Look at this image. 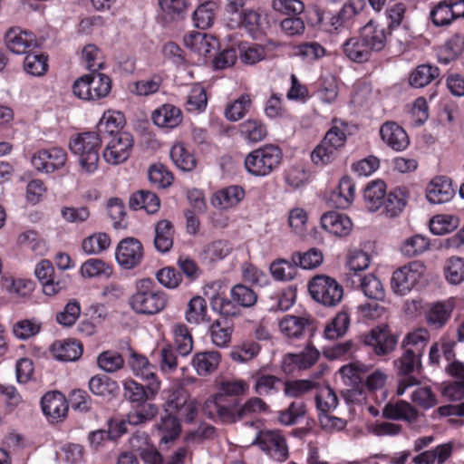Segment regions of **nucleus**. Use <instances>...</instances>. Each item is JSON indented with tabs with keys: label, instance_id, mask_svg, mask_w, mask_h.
Masks as SVG:
<instances>
[{
	"label": "nucleus",
	"instance_id": "nucleus-1",
	"mask_svg": "<svg viewBox=\"0 0 464 464\" xmlns=\"http://www.w3.org/2000/svg\"><path fill=\"white\" fill-rule=\"evenodd\" d=\"M101 145L100 134L94 131L80 133L71 139L69 149L77 158L82 173L92 175L98 169Z\"/></svg>",
	"mask_w": 464,
	"mask_h": 464
},
{
	"label": "nucleus",
	"instance_id": "nucleus-2",
	"mask_svg": "<svg viewBox=\"0 0 464 464\" xmlns=\"http://www.w3.org/2000/svg\"><path fill=\"white\" fill-rule=\"evenodd\" d=\"M167 295L156 288L150 279L137 282L136 292L130 298L131 309L140 314L152 315L161 312L167 305Z\"/></svg>",
	"mask_w": 464,
	"mask_h": 464
},
{
	"label": "nucleus",
	"instance_id": "nucleus-3",
	"mask_svg": "<svg viewBox=\"0 0 464 464\" xmlns=\"http://www.w3.org/2000/svg\"><path fill=\"white\" fill-rule=\"evenodd\" d=\"M282 160V150L278 146L266 144L249 152L244 163L252 176L266 177L277 169Z\"/></svg>",
	"mask_w": 464,
	"mask_h": 464
},
{
	"label": "nucleus",
	"instance_id": "nucleus-4",
	"mask_svg": "<svg viewBox=\"0 0 464 464\" xmlns=\"http://www.w3.org/2000/svg\"><path fill=\"white\" fill-rule=\"evenodd\" d=\"M111 90V80L103 73L86 74L72 85L73 94L84 101H96L106 97Z\"/></svg>",
	"mask_w": 464,
	"mask_h": 464
},
{
	"label": "nucleus",
	"instance_id": "nucleus-5",
	"mask_svg": "<svg viewBox=\"0 0 464 464\" xmlns=\"http://www.w3.org/2000/svg\"><path fill=\"white\" fill-rule=\"evenodd\" d=\"M426 266L420 261H411L396 269L392 276L391 287L395 295H406L425 277Z\"/></svg>",
	"mask_w": 464,
	"mask_h": 464
},
{
	"label": "nucleus",
	"instance_id": "nucleus-6",
	"mask_svg": "<svg viewBox=\"0 0 464 464\" xmlns=\"http://www.w3.org/2000/svg\"><path fill=\"white\" fill-rule=\"evenodd\" d=\"M251 444L256 445L266 456L275 461L284 462L289 457L286 439L279 430L257 431Z\"/></svg>",
	"mask_w": 464,
	"mask_h": 464
},
{
	"label": "nucleus",
	"instance_id": "nucleus-7",
	"mask_svg": "<svg viewBox=\"0 0 464 464\" xmlns=\"http://www.w3.org/2000/svg\"><path fill=\"white\" fill-rule=\"evenodd\" d=\"M308 289L314 300L324 306L337 305L343 295V286L327 276H314L310 281Z\"/></svg>",
	"mask_w": 464,
	"mask_h": 464
},
{
	"label": "nucleus",
	"instance_id": "nucleus-8",
	"mask_svg": "<svg viewBox=\"0 0 464 464\" xmlns=\"http://www.w3.org/2000/svg\"><path fill=\"white\" fill-rule=\"evenodd\" d=\"M67 161L66 151L59 147L43 149L31 157V164L35 170L42 173H53L62 169Z\"/></svg>",
	"mask_w": 464,
	"mask_h": 464
},
{
	"label": "nucleus",
	"instance_id": "nucleus-9",
	"mask_svg": "<svg viewBox=\"0 0 464 464\" xmlns=\"http://www.w3.org/2000/svg\"><path fill=\"white\" fill-rule=\"evenodd\" d=\"M133 144L130 133H118L112 136L103 150L104 160L110 165H120L125 162L130 156Z\"/></svg>",
	"mask_w": 464,
	"mask_h": 464
},
{
	"label": "nucleus",
	"instance_id": "nucleus-10",
	"mask_svg": "<svg viewBox=\"0 0 464 464\" xmlns=\"http://www.w3.org/2000/svg\"><path fill=\"white\" fill-rule=\"evenodd\" d=\"M420 356L421 354L415 353L411 348H406L401 357L395 361L394 363L398 369V373L403 376L399 381L397 388V394L399 396L404 394L408 388L418 384V380L410 374L420 367Z\"/></svg>",
	"mask_w": 464,
	"mask_h": 464
},
{
	"label": "nucleus",
	"instance_id": "nucleus-11",
	"mask_svg": "<svg viewBox=\"0 0 464 464\" xmlns=\"http://www.w3.org/2000/svg\"><path fill=\"white\" fill-rule=\"evenodd\" d=\"M143 256L141 243L133 237L121 240L115 251L116 261L124 269H131L139 266Z\"/></svg>",
	"mask_w": 464,
	"mask_h": 464
},
{
	"label": "nucleus",
	"instance_id": "nucleus-12",
	"mask_svg": "<svg viewBox=\"0 0 464 464\" xmlns=\"http://www.w3.org/2000/svg\"><path fill=\"white\" fill-rule=\"evenodd\" d=\"M6 47L15 54H26L37 47L35 34L21 27L10 28L5 35Z\"/></svg>",
	"mask_w": 464,
	"mask_h": 464
},
{
	"label": "nucleus",
	"instance_id": "nucleus-13",
	"mask_svg": "<svg viewBox=\"0 0 464 464\" xmlns=\"http://www.w3.org/2000/svg\"><path fill=\"white\" fill-rule=\"evenodd\" d=\"M364 343L372 346L376 354L383 355L395 348L397 338L389 333L387 324H381L365 336Z\"/></svg>",
	"mask_w": 464,
	"mask_h": 464
},
{
	"label": "nucleus",
	"instance_id": "nucleus-14",
	"mask_svg": "<svg viewBox=\"0 0 464 464\" xmlns=\"http://www.w3.org/2000/svg\"><path fill=\"white\" fill-rule=\"evenodd\" d=\"M160 388V382L154 381L149 382L147 388L134 380L128 379L123 382V396L134 403H143L155 397Z\"/></svg>",
	"mask_w": 464,
	"mask_h": 464
},
{
	"label": "nucleus",
	"instance_id": "nucleus-15",
	"mask_svg": "<svg viewBox=\"0 0 464 464\" xmlns=\"http://www.w3.org/2000/svg\"><path fill=\"white\" fill-rule=\"evenodd\" d=\"M382 141L391 149L401 151L410 144L408 134L402 127L393 121L383 123L380 129Z\"/></svg>",
	"mask_w": 464,
	"mask_h": 464
},
{
	"label": "nucleus",
	"instance_id": "nucleus-16",
	"mask_svg": "<svg viewBox=\"0 0 464 464\" xmlns=\"http://www.w3.org/2000/svg\"><path fill=\"white\" fill-rule=\"evenodd\" d=\"M223 396L219 392L210 395L204 402L202 411L211 420H218L223 423H233L231 405H223Z\"/></svg>",
	"mask_w": 464,
	"mask_h": 464
},
{
	"label": "nucleus",
	"instance_id": "nucleus-17",
	"mask_svg": "<svg viewBox=\"0 0 464 464\" xmlns=\"http://www.w3.org/2000/svg\"><path fill=\"white\" fill-rule=\"evenodd\" d=\"M322 227L336 237H346L353 229L351 218L342 213L330 211L321 218Z\"/></svg>",
	"mask_w": 464,
	"mask_h": 464
},
{
	"label": "nucleus",
	"instance_id": "nucleus-18",
	"mask_svg": "<svg viewBox=\"0 0 464 464\" xmlns=\"http://www.w3.org/2000/svg\"><path fill=\"white\" fill-rule=\"evenodd\" d=\"M454 196L451 181L449 178L440 176L434 178L426 188V198L431 204H442L450 201Z\"/></svg>",
	"mask_w": 464,
	"mask_h": 464
},
{
	"label": "nucleus",
	"instance_id": "nucleus-19",
	"mask_svg": "<svg viewBox=\"0 0 464 464\" xmlns=\"http://www.w3.org/2000/svg\"><path fill=\"white\" fill-rule=\"evenodd\" d=\"M41 405L44 414L53 420H58L65 417L68 411L67 401L59 392L45 393L42 398Z\"/></svg>",
	"mask_w": 464,
	"mask_h": 464
},
{
	"label": "nucleus",
	"instance_id": "nucleus-20",
	"mask_svg": "<svg viewBox=\"0 0 464 464\" xmlns=\"http://www.w3.org/2000/svg\"><path fill=\"white\" fill-rule=\"evenodd\" d=\"M360 36L371 53L382 51L387 43L386 29L372 20L361 28Z\"/></svg>",
	"mask_w": 464,
	"mask_h": 464
},
{
	"label": "nucleus",
	"instance_id": "nucleus-21",
	"mask_svg": "<svg viewBox=\"0 0 464 464\" xmlns=\"http://www.w3.org/2000/svg\"><path fill=\"white\" fill-rule=\"evenodd\" d=\"M454 309V303L450 300L432 303L426 311L427 324L435 328L443 327L450 320Z\"/></svg>",
	"mask_w": 464,
	"mask_h": 464
},
{
	"label": "nucleus",
	"instance_id": "nucleus-22",
	"mask_svg": "<svg viewBox=\"0 0 464 464\" xmlns=\"http://www.w3.org/2000/svg\"><path fill=\"white\" fill-rule=\"evenodd\" d=\"M245 198V191L239 186H229L222 188L211 198V204L214 208L227 210L235 208Z\"/></svg>",
	"mask_w": 464,
	"mask_h": 464
},
{
	"label": "nucleus",
	"instance_id": "nucleus-23",
	"mask_svg": "<svg viewBox=\"0 0 464 464\" xmlns=\"http://www.w3.org/2000/svg\"><path fill=\"white\" fill-rule=\"evenodd\" d=\"M183 119L179 108L172 104H163L152 113V121L160 128L174 129L179 126Z\"/></svg>",
	"mask_w": 464,
	"mask_h": 464
},
{
	"label": "nucleus",
	"instance_id": "nucleus-24",
	"mask_svg": "<svg viewBox=\"0 0 464 464\" xmlns=\"http://www.w3.org/2000/svg\"><path fill=\"white\" fill-rule=\"evenodd\" d=\"M124 125L125 117L123 113L119 111L108 110L102 114L97 128L99 134L108 135L111 138L118 133H129L122 130Z\"/></svg>",
	"mask_w": 464,
	"mask_h": 464
},
{
	"label": "nucleus",
	"instance_id": "nucleus-25",
	"mask_svg": "<svg viewBox=\"0 0 464 464\" xmlns=\"http://www.w3.org/2000/svg\"><path fill=\"white\" fill-rule=\"evenodd\" d=\"M51 352L57 360L74 362L82 354V344L74 339H63L54 342Z\"/></svg>",
	"mask_w": 464,
	"mask_h": 464
},
{
	"label": "nucleus",
	"instance_id": "nucleus-26",
	"mask_svg": "<svg viewBox=\"0 0 464 464\" xmlns=\"http://www.w3.org/2000/svg\"><path fill=\"white\" fill-rule=\"evenodd\" d=\"M320 353L314 347H307L303 353H289L284 359V368L292 372L295 369L304 370L313 366L319 359Z\"/></svg>",
	"mask_w": 464,
	"mask_h": 464
},
{
	"label": "nucleus",
	"instance_id": "nucleus-27",
	"mask_svg": "<svg viewBox=\"0 0 464 464\" xmlns=\"http://www.w3.org/2000/svg\"><path fill=\"white\" fill-rule=\"evenodd\" d=\"M184 44L199 55L207 56L216 48L217 40L201 32H189L184 36Z\"/></svg>",
	"mask_w": 464,
	"mask_h": 464
},
{
	"label": "nucleus",
	"instance_id": "nucleus-28",
	"mask_svg": "<svg viewBox=\"0 0 464 464\" xmlns=\"http://www.w3.org/2000/svg\"><path fill=\"white\" fill-rule=\"evenodd\" d=\"M355 198V185L349 177H343L336 189H334L330 197V200L338 208H349Z\"/></svg>",
	"mask_w": 464,
	"mask_h": 464
},
{
	"label": "nucleus",
	"instance_id": "nucleus-29",
	"mask_svg": "<svg viewBox=\"0 0 464 464\" xmlns=\"http://www.w3.org/2000/svg\"><path fill=\"white\" fill-rule=\"evenodd\" d=\"M344 55L355 63H364L370 60L372 53L362 38L359 35L346 39L343 45Z\"/></svg>",
	"mask_w": 464,
	"mask_h": 464
},
{
	"label": "nucleus",
	"instance_id": "nucleus-30",
	"mask_svg": "<svg viewBox=\"0 0 464 464\" xmlns=\"http://www.w3.org/2000/svg\"><path fill=\"white\" fill-rule=\"evenodd\" d=\"M386 195V184L382 180H373L368 183L363 192L366 208L377 211L382 205Z\"/></svg>",
	"mask_w": 464,
	"mask_h": 464
},
{
	"label": "nucleus",
	"instance_id": "nucleus-31",
	"mask_svg": "<svg viewBox=\"0 0 464 464\" xmlns=\"http://www.w3.org/2000/svg\"><path fill=\"white\" fill-rule=\"evenodd\" d=\"M173 163L183 171H191L196 168L197 160L190 148L182 142L175 143L170 150Z\"/></svg>",
	"mask_w": 464,
	"mask_h": 464
},
{
	"label": "nucleus",
	"instance_id": "nucleus-32",
	"mask_svg": "<svg viewBox=\"0 0 464 464\" xmlns=\"http://www.w3.org/2000/svg\"><path fill=\"white\" fill-rule=\"evenodd\" d=\"M308 321L304 317L295 315H285L278 322L280 333L288 339H300Z\"/></svg>",
	"mask_w": 464,
	"mask_h": 464
},
{
	"label": "nucleus",
	"instance_id": "nucleus-33",
	"mask_svg": "<svg viewBox=\"0 0 464 464\" xmlns=\"http://www.w3.org/2000/svg\"><path fill=\"white\" fill-rule=\"evenodd\" d=\"M90 391L97 396L106 399L115 397L119 392L117 382L106 375H95L89 381Z\"/></svg>",
	"mask_w": 464,
	"mask_h": 464
},
{
	"label": "nucleus",
	"instance_id": "nucleus-34",
	"mask_svg": "<svg viewBox=\"0 0 464 464\" xmlns=\"http://www.w3.org/2000/svg\"><path fill=\"white\" fill-rule=\"evenodd\" d=\"M174 229L169 220L159 221L155 226L154 246L159 252L167 253L173 246Z\"/></svg>",
	"mask_w": 464,
	"mask_h": 464
},
{
	"label": "nucleus",
	"instance_id": "nucleus-35",
	"mask_svg": "<svg viewBox=\"0 0 464 464\" xmlns=\"http://www.w3.org/2000/svg\"><path fill=\"white\" fill-rule=\"evenodd\" d=\"M314 401L319 414L329 413L336 409L338 398L335 392L329 386H321L317 382Z\"/></svg>",
	"mask_w": 464,
	"mask_h": 464
},
{
	"label": "nucleus",
	"instance_id": "nucleus-36",
	"mask_svg": "<svg viewBox=\"0 0 464 464\" xmlns=\"http://www.w3.org/2000/svg\"><path fill=\"white\" fill-rule=\"evenodd\" d=\"M387 419L412 421L417 418V411L407 401L389 402L383 409Z\"/></svg>",
	"mask_w": 464,
	"mask_h": 464
},
{
	"label": "nucleus",
	"instance_id": "nucleus-37",
	"mask_svg": "<svg viewBox=\"0 0 464 464\" xmlns=\"http://www.w3.org/2000/svg\"><path fill=\"white\" fill-rule=\"evenodd\" d=\"M129 365L133 373L148 382L158 381L156 378V367L149 360L140 354L132 353L129 359Z\"/></svg>",
	"mask_w": 464,
	"mask_h": 464
},
{
	"label": "nucleus",
	"instance_id": "nucleus-38",
	"mask_svg": "<svg viewBox=\"0 0 464 464\" xmlns=\"http://www.w3.org/2000/svg\"><path fill=\"white\" fill-rule=\"evenodd\" d=\"M369 371L366 364L361 362H354L342 366L339 373L343 383L353 388L358 387L362 381V376Z\"/></svg>",
	"mask_w": 464,
	"mask_h": 464
},
{
	"label": "nucleus",
	"instance_id": "nucleus-39",
	"mask_svg": "<svg viewBox=\"0 0 464 464\" xmlns=\"http://www.w3.org/2000/svg\"><path fill=\"white\" fill-rule=\"evenodd\" d=\"M192 362L198 374L206 376L218 368L220 362V353L216 351L199 353L193 357Z\"/></svg>",
	"mask_w": 464,
	"mask_h": 464
},
{
	"label": "nucleus",
	"instance_id": "nucleus-40",
	"mask_svg": "<svg viewBox=\"0 0 464 464\" xmlns=\"http://www.w3.org/2000/svg\"><path fill=\"white\" fill-rule=\"evenodd\" d=\"M407 204V193L404 188H396L390 191L383 201L386 214L391 218L399 216Z\"/></svg>",
	"mask_w": 464,
	"mask_h": 464
},
{
	"label": "nucleus",
	"instance_id": "nucleus-41",
	"mask_svg": "<svg viewBox=\"0 0 464 464\" xmlns=\"http://www.w3.org/2000/svg\"><path fill=\"white\" fill-rule=\"evenodd\" d=\"M267 409L268 406L262 399L252 397L238 407L232 406L233 423L250 417L252 414L266 411Z\"/></svg>",
	"mask_w": 464,
	"mask_h": 464
},
{
	"label": "nucleus",
	"instance_id": "nucleus-42",
	"mask_svg": "<svg viewBox=\"0 0 464 464\" xmlns=\"http://www.w3.org/2000/svg\"><path fill=\"white\" fill-rule=\"evenodd\" d=\"M130 207L135 210L144 209L152 214L159 209L160 199L153 192L140 190L130 197Z\"/></svg>",
	"mask_w": 464,
	"mask_h": 464
},
{
	"label": "nucleus",
	"instance_id": "nucleus-43",
	"mask_svg": "<svg viewBox=\"0 0 464 464\" xmlns=\"http://www.w3.org/2000/svg\"><path fill=\"white\" fill-rule=\"evenodd\" d=\"M172 334L178 353L182 356L188 355L193 349V339L188 328L184 324H175Z\"/></svg>",
	"mask_w": 464,
	"mask_h": 464
},
{
	"label": "nucleus",
	"instance_id": "nucleus-44",
	"mask_svg": "<svg viewBox=\"0 0 464 464\" xmlns=\"http://www.w3.org/2000/svg\"><path fill=\"white\" fill-rule=\"evenodd\" d=\"M208 306L206 300L201 296L192 297L185 313V319L188 324H199L207 321Z\"/></svg>",
	"mask_w": 464,
	"mask_h": 464
},
{
	"label": "nucleus",
	"instance_id": "nucleus-45",
	"mask_svg": "<svg viewBox=\"0 0 464 464\" xmlns=\"http://www.w3.org/2000/svg\"><path fill=\"white\" fill-rule=\"evenodd\" d=\"M350 325V316L346 312L338 313L324 327V336L335 340L345 334Z\"/></svg>",
	"mask_w": 464,
	"mask_h": 464
},
{
	"label": "nucleus",
	"instance_id": "nucleus-46",
	"mask_svg": "<svg viewBox=\"0 0 464 464\" xmlns=\"http://www.w3.org/2000/svg\"><path fill=\"white\" fill-rule=\"evenodd\" d=\"M459 225L458 217L450 214H439L430 220V230L434 235H444L452 232Z\"/></svg>",
	"mask_w": 464,
	"mask_h": 464
},
{
	"label": "nucleus",
	"instance_id": "nucleus-47",
	"mask_svg": "<svg viewBox=\"0 0 464 464\" xmlns=\"http://www.w3.org/2000/svg\"><path fill=\"white\" fill-rule=\"evenodd\" d=\"M80 272L86 278L110 277L112 275V267L102 259L90 258L82 265Z\"/></svg>",
	"mask_w": 464,
	"mask_h": 464
},
{
	"label": "nucleus",
	"instance_id": "nucleus-48",
	"mask_svg": "<svg viewBox=\"0 0 464 464\" xmlns=\"http://www.w3.org/2000/svg\"><path fill=\"white\" fill-rule=\"evenodd\" d=\"M297 266L292 259H277L271 263L270 273L276 281H291L298 273Z\"/></svg>",
	"mask_w": 464,
	"mask_h": 464
},
{
	"label": "nucleus",
	"instance_id": "nucleus-49",
	"mask_svg": "<svg viewBox=\"0 0 464 464\" xmlns=\"http://www.w3.org/2000/svg\"><path fill=\"white\" fill-rule=\"evenodd\" d=\"M232 327L225 320H216L210 326L209 334L212 343L220 348L228 346L231 342Z\"/></svg>",
	"mask_w": 464,
	"mask_h": 464
},
{
	"label": "nucleus",
	"instance_id": "nucleus-50",
	"mask_svg": "<svg viewBox=\"0 0 464 464\" xmlns=\"http://www.w3.org/2000/svg\"><path fill=\"white\" fill-rule=\"evenodd\" d=\"M111 238L103 232L94 233L83 239L82 243V251L86 255H99L109 248Z\"/></svg>",
	"mask_w": 464,
	"mask_h": 464
},
{
	"label": "nucleus",
	"instance_id": "nucleus-51",
	"mask_svg": "<svg viewBox=\"0 0 464 464\" xmlns=\"http://www.w3.org/2000/svg\"><path fill=\"white\" fill-rule=\"evenodd\" d=\"M439 76V69L430 64L419 65L410 76V84L415 88H422L430 84Z\"/></svg>",
	"mask_w": 464,
	"mask_h": 464
},
{
	"label": "nucleus",
	"instance_id": "nucleus-52",
	"mask_svg": "<svg viewBox=\"0 0 464 464\" xmlns=\"http://www.w3.org/2000/svg\"><path fill=\"white\" fill-rule=\"evenodd\" d=\"M207 104L208 97L204 87L199 83L193 84L185 103L187 111L198 113L205 111Z\"/></svg>",
	"mask_w": 464,
	"mask_h": 464
},
{
	"label": "nucleus",
	"instance_id": "nucleus-53",
	"mask_svg": "<svg viewBox=\"0 0 464 464\" xmlns=\"http://www.w3.org/2000/svg\"><path fill=\"white\" fill-rule=\"evenodd\" d=\"M430 246V240L422 235H414L406 238L401 246V252L407 257H413L424 253Z\"/></svg>",
	"mask_w": 464,
	"mask_h": 464
},
{
	"label": "nucleus",
	"instance_id": "nucleus-54",
	"mask_svg": "<svg viewBox=\"0 0 464 464\" xmlns=\"http://www.w3.org/2000/svg\"><path fill=\"white\" fill-rule=\"evenodd\" d=\"M242 136L249 142H259L266 136V125L258 120H247L240 124Z\"/></svg>",
	"mask_w": 464,
	"mask_h": 464
},
{
	"label": "nucleus",
	"instance_id": "nucleus-55",
	"mask_svg": "<svg viewBox=\"0 0 464 464\" xmlns=\"http://www.w3.org/2000/svg\"><path fill=\"white\" fill-rule=\"evenodd\" d=\"M293 54L306 61H314L324 57L326 50L316 42H307L293 46Z\"/></svg>",
	"mask_w": 464,
	"mask_h": 464
},
{
	"label": "nucleus",
	"instance_id": "nucleus-56",
	"mask_svg": "<svg viewBox=\"0 0 464 464\" xmlns=\"http://www.w3.org/2000/svg\"><path fill=\"white\" fill-rule=\"evenodd\" d=\"M217 5L213 2H207L200 5L193 14V22L196 27L207 29L214 22Z\"/></svg>",
	"mask_w": 464,
	"mask_h": 464
},
{
	"label": "nucleus",
	"instance_id": "nucleus-57",
	"mask_svg": "<svg viewBox=\"0 0 464 464\" xmlns=\"http://www.w3.org/2000/svg\"><path fill=\"white\" fill-rule=\"evenodd\" d=\"M317 95L324 103L331 104L334 102L338 96V85L336 78L332 74H327L320 79V87Z\"/></svg>",
	"mask_w": 464,
	"mask_h": 464
},
{
	"label": "nucleus",
	"instance_id": "nucleus-58",
	"mask_svg": "<svg viewBox=\"0 0 464 464\" xmlns=\"http://www.w3.org/2000/svg\"><path fill=\"white\" fill-rule=\"evenodd\" d=\"M254 385L255 392L260 396H268L278 392L281 380L276 376L256 373Z\"/></svg>",
	"mask_w": 464,
	"mask_h": 464
},
{
	"label": "nucleus",
	"instance_id": "nucleus-59",
	"mask_svg": "<svg viewBox=\"0 0 464 464\" xmlns=\"http://www.w3.org/2000/svg\"><path fill=\"white\" fill-rule=\"evenodd\" d=\"M251 105V99L248 94H242L233 102L227 105L225 117L230 121H237L242 119Z\"/></svg>",
	"mask_w": 464,
	"mask_h": 464
},
{
	"label": "nucleus",
	"instance_id": "nucleus-60",
	"mask_svg": "<svg viewBox=\"0 0 464 464\" xmlns=\"http://www.w3.org/2000/svg\"><path fill=\"white\" fill-rule=\"evenodd\" d=\"M158 430L160 434V442L168 443L179 436L180 425L176 417L168 414L161 418Z\"/></svg>",
	"mask_w": 464,
	"mask_h": 464
},
{
	"label": "nucleus",
	"instance_id": "nucleus-61",
	"mask_svg": "<svg viewBox=\"0 0 464 464\" xmlns=\"http://www.w3.org/2000/svg\"><path fill=\"white\" fill-rule=\"evenodd\" d=\"M162 83V78L160 75H153L149 79L134 82L129 85L131 93L138 96H148L157 92Z\"/></svg>",
	"mask_w": 464,
	"mask_h": 464
},
{
	"label": "nucleus",
	"instance_id": "nucleus-62",
	"mask_svg": "<svg viewBox=\"0 0 464 464\" xmlns=\"http://www.w3.org/2000/svg\"><path fill=\"white\" fill-rule=\"evenodd\" d=\"M447 281L452 285L460 284L464 280V258L459 256L450 257L444 266Z\"/></svg>",
	"mask_w": 464,
	"mask_h": 464
},
{
	"label": "nucleus",
	"instance_id": "nucleus-63",
	"mask_svg": "<svg viewBox=\"0 0 464 464\" xmlns=\"http://www.w3.org/2000/svg\"><path fill=\"white\" fill-rule=\"evenodd\" d=\"M260 352V346L255 342H245L235 346L230 352V357L234 362H247L254 359Z\"/></svg>",
	"mask_w": 464,
	"mask_h": 464
},
{
	"label": "nucleus",
	"instance_id": "nucleus-64",
	"mask_svg": "<svg viewBox=\"0 0 464 464\" xmlns=\"http://www.w3.org/2000/svg\"><path fill=\"white\" fill-rule=\"evenodd\" d=\"M24 68L31 75L42 76L48 70L47 56L44 53H26Z\"/></svg>",
	"mask_w": 464,
	"mask_h": 464
}]
</instances>
